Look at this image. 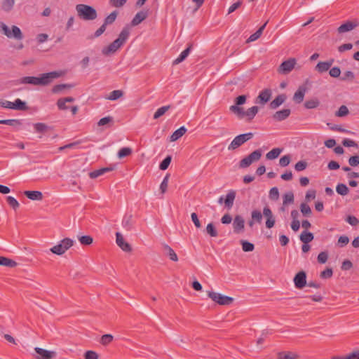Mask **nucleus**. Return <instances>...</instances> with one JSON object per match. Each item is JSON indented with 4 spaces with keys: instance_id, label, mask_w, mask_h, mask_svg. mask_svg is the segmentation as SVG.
I'll return each mask as SVG.
<instances>
[{
    "instance_id": "nucleus-46",
    "label": "nucleus",
    "mask_w": 359,
    "mask_h": 359,
    "mask_svg": "<svg viewBox=\"0 0 359 359\" xmlns=\"http://www.w3.org/2000/svg\"><path fill=\"white\" fill-rule=\"evenodd\" d=\"M78 239L83 245H90L93 242V238L90 236H79Z\"/></svg>"
},
{
    "instance_id": "nucleus-64",
    "label": "nucleus",
    "mask_w": 359,
    "mask_h": 359,
    "mask_svg": "<svg viewBox=\"0 0 359 359\" xmlns=\"http://www.w3.org/2000/svg\"><path fill=\"white\" fill-rule=\"evenodd\" d=\"M85 359H98L99 355L94 351H87L84 353Z\"/></svg>"
},
{
    "instance_id": "nucleus-61",
    "label": "nucleus",
    "mask_w": 359,
    "mask_h": 359,
    "mask_svg": "<svg viewBox=\"0 0 359 359\" xmlns=\"http://www.w3.org/2000/svg\"><path fill=\"white\" fill-rule=\"evenodd\" d=\"M333 275V271L331 268H327L325 270L323 271L320 274V277L323 279H327L330 278Z\"/></svg>"
},
{
    "instance_id": "nucleus-6",
    "label": "nucleus",
    "mask_w": 359,
    "mask_h": 359,
    "mask_svg": "<svg viewBox=\"0 0 359 359\" xmlns=\"http://www.w3.org/2000/svg\"><path fill=\"white\" fill-rule=\"evenodd\" d=\"M253 135H254L252 133H248L237 135L229 145L228 149L230 151L236 149L237 148L243 145L245 142L252 139Z\"/></svg>"
},
{
    "instance_id": "nucleus-15",
    "label": "nucleus",
    "mask_w": 359,
    "mask_h": 359,
    "mask_svg": "<svg viewBox=\"0 0 359 359\" xmlns=\"http://www.w3.org/2000/svg\"><path fill=\"white\" fill-rule=\"evenodd\" d=\"M15 4V0H1L0 10L4 13H10L14 10Z\"/></svg>"
},
{
    "instance_id": "nucleus-14",
    "label": "nucleus",
    "mask_w": 359,
    "mask_h": 359,
    "mask_svg": "<svg viewBox=\"0 0 359 359\" xmlns=\"http://www.w3.org/2000/svg\"><path fill=\"white\" fill-rule=\"evenodd\" d=\"M149 15V10H142L137 12L130 22L133 27L137 26L142 22Z\"/></svg>"
},
{
    "instance_id": "nucleus-29",
    "label": "nucleus",
    "mask_w": 359,
    "mask_h": 359,
    "mask_svg": "<svg viewBox=\"0 0 359 359\" xmlns=\"http://www.w3.org/2000/svg\"><path fill=\"white\" fill-rule=\"evenodd\" d=\"M13 106L14 110L27 111L29 109L28 106L27 105V103L19 98H17L13 102Z\"/></svg>"
},
{
    "instance_id": "nucleus-17",
    "label": "nucleus",
    "mask_w": 359,
    "mask_h": 359,
    "mask_svg": "<svg viewBox=\"0 0 359 359\" xmlns=\"http://www.w3.org/2000/svg\"><path fill=\"white\" fill-rule=\"evenodd\" d=\"M116 243L122 250H123L124 252H130L132 250L130 245L128 243L125 241V240L121 233L117 232L116 233Z\"/></svg>"
},
{
    "instance_id": "nucleus-44",
    "label": "nucleus",
    "mask_w": 359,
    "mask_h": 359,
    "mask_svg": "<svg viewBox=\"0 0 359 359\" xmlns=\"http://www.w3.org/2000/svg\"><path fill=\"white\" fill-rule=\"evenodd\" d=\"M170 108V105L163 106L158 108L154 114V119H158L162 116Z\"/></svg>"
},
{
    "instance_id": "nucleus-10",
    "label": "nucleus",
    "mask_w": 359,
    "mask_h": 359,
    "mask_svg": "<svg viewBox=\"0 0 359 359\" xmlns=\"http://www.w3.org/2000/svg\"><path fill=\"white\" fill-rule=\"evenodd\" d=\"M272 95V90L270 88H265L262 90L259 95L255 99V103L261 105H264L271 99Z\"/></svg>"
},
{
    "instance_id": "nucleus-20",
    "label": "nucleus",
    "mask_w": 359,
    "mask_h": 359,
    "mask_svg": "<svg viewBox=\"0 0 359 359\" xmlns=\"http://www.w3.org/2000/svg\"><path fill=\"white\" fill-rule=\"evenodd\" d=\"M306 91V88L304 86H299L297 90L294 94L293 100L297 104L302 102L304 98Z\"/></svg>"
},
{
    "instance_id": "nucleus-4",
    "label": "nucleus",
    "mask_w": 359,
    "mask_h": 359,
    "mask_svg": "<svg viewBox=\"0 0 359 359\" xmlns=\"http://www.w3.org/2000/svg\"><path fill=\"white\" fill-rule=\"evenodd\" d=\"M74 241L69 238H65L62 239L60 243L54 245L50 249V252L57 255H63L67 250L73 246Z\"/></svg>"
},
{
    "instance_id": "nucleus-36",
    "label": "nucleus",
    "mask_w": 359,
    "mask_h": 359,
    "mask_svg": "<svg viewBox=\"0 0 359 359\" xmlns=\"http://www.w3.org/2000/svg\"><path fill=\"white\" fill-rule=\"evenodd\" d=\"M163 248L167 252V255L169 257V258L173 261L177 262L178 260L177 255L175 252V251L167 244L163 245Z\"/></svg>"
},
{
    "instance_id": "nucleus-22",
    "label": "nucleus",
    "mask_w": 359,
    "mask_h": 359,
    "mask_svg": "<svg viewBox=\"0 0 359 359\" xmlns=\"http://www.w3.org/2000/svg\"><path fill=\"white\" fill-rule=\"evenodd\" d=\"M287 97L285 94H280L272 102H271L269 104V107L271 109H276L283 103H284Z\"/></svg>"
},
{
    "instance_id": "nucleus-35",
    "label": "nucleus",
    "mask_w": 359,
    "mask_h": 359,
    "mask_svg": "<svg viewBox=\"0 0 359 359\" xmlns=\"http://www.w3.org/2000/svg\"><path fill=\"white\" fill-rule=\"evenodd\" d=\"M267 22L264 23L255 33L252 34L246 41V43H250L256 39H259L262 34L263 30L266 25Z\"/></svg>"
},
{
    "instance_id": "nucleus-32",
    "label": "nucleus",
    "mask_w": 359,
    "mask_h": 359,
    "mask_svg": "<svg viewBox=\"0 0 359 359\" xmlns=\"http://www.w3.org/2000/svg\"><path fill=\"white\" fill-rule=\"evenodd\" d=\"M74 86L73 84L69 83H64V84H57L53 87L52 93H59L64 89H70L73 88Z\"/></svg>"
},
{
    "instance_id": "nucleus-60",
    "label": "nucleus",
    "mask_w": 359,
    "mask_h": 359,
    "mask_svg": "<svg viewBox=\"0 0 359 359\" xmlns=\"http://www.w3.org/2000/svg\"><path fill=\"white\" fill-rule=\"evenodd\" d=\"M123 226L127 230H130L132 228V216H126L123 218L122 222Z\"/></svg>"
},
{
    "instance_id": "nucleus-51",
    "label": "nucleus",
    "mask_w": 359,
    "mask_h": 359,
    "mask_svg": "<svg viewBox=\"0 0 359 359\" xmlns=\"http://www.w3.org/2000/svg\"><path fill=\"white\" fill-rule=\"evenodd\" d=\"M294 202V194L292 191H289L283 195V205Z\"/></svg>"
},
{
    "instance_id": "nucleus-43",
    "label": "nucleus",
    "mask_w": 359,
    "mask_h": 359,
    "mask_svg": "<svg viewBox=\"0 0 359 359\" xmlns=\"http://www.w3.org/2000/svg\"><path fill=\"white\" fill-rule=\"evenodd\" d=\"M113 335L110 334H105L101 337L100 343L103 346H107L113 341Z\"/></svg>"
},
{
    "instance_id": "nucleus-37",
    "label": "nucleus",
    "mask_w": 359,
    "mask_h": 359,
    "mask_svg": "<svg viewBox=\"0 0 359 359\" xmlns=\"http://www.w3.org/2000/svg\"><path fill=\"white\" fill-rule=\"evenodd\" d=\"M281 152L282 149L274 148L266 154V157L269 160L275 159L279 156Z\"/></svg>"
},
{
    "instance_id": "nucleus-26",
    "label": "nucleus",
    "mask_w": 359,
    "mask_h": 359,
    "mask_svg": "<svg viewBox=\"0 0 359 359\" xmlns=\"http://www.w3.org/2000/svg\"><path fill=\"white\" fill-rule=\"evenodd\" d=\"M33 126L35 132L38 133H45L48 130L53 129L52 127L48 126L44 123H36Z\"/></svg>"
},
{
    "instance_id": "nucleus-18",
    "label": "nucleus",
    "mask_w": 359,
    "mask_h": 359,
    "mask_svg": "<svg viewBox=\"0 0 359 359\" xmlns=\"http://www.w3.org/2000/svg\"><path fill=\"white\" fill-rule=\"evenodd\" d=\"M291 114V110L290 109H283L282 110L276 111L273 115V118L276 121H282L285 120Z\"/></svg>"
},
{
    "instance_id": "nucleus-12",
    "label": "nucleus",
    "mask_w": 359,
    "mask_h": 359,
    "mask_svg": "<svg viewBox=\"0 0 359 359\" xmlns=\"http://www.w3.org/2000/svg\"><path fill=\"white\" fill-rule=\"evenodd\" d=\"M293 281L296 288L302 289L307 284L306 272L304 271L298 272L294 276Z\"/></svg>"
},
{
    "instance_id": "nucleus-16",
    "label": "nucleus",
    "mask_w": 359,
    "mask_h": 359,
    "mask_svg": "<svg viewBox=\"0 0 359 359\" xmlns=\"http://www.w3.org/2000/svg\"><path fill=\"white\" fill-rule=\"evenodd\" d=\"M245 227V220L241 215H236L233 222V231L236 233L242 232Z\"/></svg>"
},
{
    "instance_id": "nucleus-13",
    "label": "nucleus",
    "mask_w": 359,
    "mask_h": 359,
    "mask_svg": "<svg viewBox=\"0 0 359 359\" xmlns=\"http://www.w3.org/2000/svg\"><path fill=\"white\" fill-rule=\"evenodd\" d=\"M34 351L37 353L35 357L36 359H52L56 355L55 351H48L39 347L34 348Z\"/></svg>"
},
{
    "instance_id": "nucleus-23",
    "label": "nucleus",
    "mask_w": 359,
    "mask_h": 359,
    "mask_svg": "<svg viewBox=\"0 0 359 359\" xmlns=\"http://www.w3.org/2000/svg\"><path fill=\"white\" fill-rule=\"evenodd\" d=\"M191 47L192 46H187V48L183 50L175 60L172 61V65L175 66L179 65L180 63L184 61L191 53Z\"/></svg>"
},
{
    "instance_id": "nucleus-7",
    "label": "nucleus",
    "mask_w": 359,
    "mask_h": 359,
    "mask_svg": "<svg viewBox=\"0 0 359 359\" xmlns=\"http://www.w3.org/2000/svg\"><path fill=\"white\" fill-rule=\"evenodd\" d=\"M262 156V151L259 149H257L252 151L246 157L243 158L239 162V167L241 168H245L249 167L253 162L257 161L260 159Z\"/></svg>"
},
{
    "instance_id": "nucleus-63",
    "label": "nucleus",
    "mask_w": 359,
    "mask_h": 359,
    "mask_svg": "<svg viewBox=\"0 0 359 359\" xmlns=\"http://www.w3.org/2000/svg\"><path fill=\"white\" fill-rule=\"evenodd\" d=\"M75 22V17L74 15H70L67 18L66 25H65V29L67 31H69L72 29L74 25Z\"/></svg>"
},
{
    "instance_id": "nucleus-28",
    "label": "nucleus",
    "mask_w": 359,
    "mask_h": 359,
    "mask_svg": "<svg viewBox=\"0 0 359 359\" xmlns=\"http://www.w3.org/2000/svg\"><path fill=\"white\" fill-rule=\"evenodd\" d=\"M10 39H15L17 40H21L23 38V34L20 29L16 25H13L11 27V36H9Z\"/></svg>"
},
{
    "instance_id": "nucleus-62",
    "label": "nucleus",
    "mask_w": 359,
    "mask_h": 359,
    "mask_svg": "<svg viewBox=\"0 0 359 359\" xmlns=\"http://www.w3.org/2000/svg\"><path fill=\"white\" fill-rule=\"evenodd\" d=\"M279 197V191L277 187H273L269 191V198L271 200L276 201Z\"/></svg>"
},
{
    "instance_id": "nucleus-56",
    "label": "nucleus",
    "mask_w": 359,
    "mask_h": 359,
    "mask_svg": "<svg viewBox=\"0 0 359 359\" xmlns=\"http://www.w3.org/2000/svg\"><path fill=\"white\" fill-rule=\"evenodd\" d=\"M0 29L3 34L9 38V36H11V27L10 28L7 25L1 22H0Z\"/></svg>"
},
{
    "instance_id": "nucleus-59",
    "label": "nucleus",
    "mask_w": 359,
    "mask_h": 359,
    "mask_svg": "<svg viewBox=\"0 0 359 359\" xmlns=\"http://www.w3.org/2000/svg\"><path fill=\"white\" fill-rule=\"evenodd\" d=\"M355 79V75L351 71H346L344 73L342 76H341L340 79L341 81H353Z\"/></svg>"
},
{
    "instance_id": "nucleus-1",
    "label": "nucleus",
    "mask_w": 359,
    "mask_h": 359,
    "mask_svg": "<svg viewBox=\"0 0 359 359\" xmlns=\"http://www.w3.org/2000/svg\"><path fill=\"white\" fill-rule=\"evenodd\" d=\"M62 75L61 72H50L41 74L40 76H24L18 81L20 84H32L34 86H47L50 84L53 79H57Z\"/></svg>"
},
{
    "instance_id": "nucleus-5",
    "label": "nucleus",
    "mask_w": 359,
    "mask_h": 359,
    "mask_svg": "<svg viewBox=\"0 0 359 359\" xmlns=\"http://www.w3.org/2000/svg\"><path fill=\"white\" fill-rule=\"evenodd\" d=\"M208 296L213 302L222 306L230 305L233 302V298L213 291H208Z\"/></svg>"
},
{
    "instance_id": "nucleus-39",
    "label": "nucleus",
    "mask_w": 359,
    "mask_h": 359,
    "mask_svg": "<svg viewBox=\"0 0 359 359\" xmlns=\"http://www.w3.org/2000/svg\"><path fill=\"white\" fill-rule=\"evenodd\" d=\"M320 105V101L317 98L306 100L304 107L308 109H315Z\"/></svg>"
},
{
    "instance_id": "nucleus-53",
    "label": "nucleus",
    "mask_w": 359,
    "mask_h": 359,
    "mask_svg": "<svg viewBox=\"0 0 359 359\" xmlns=\"http://www.w3.org/2000/svg\"><path fill=\"white\" fill-rule=\"evenodd\" d=\"M252 219L257 223H261L262 220V214L259 210H252L251 212Z\"/></svg>"
},
{
    "instance_id": "nucleus-54",
    "label": "nucleus",
    "mask_w": 359,
    "mask_h": 359,
    "mask_svg": "<svg viewBox=\"0 0 359 359\" xmlns=\"http://www.w3.org/2000/svg\"><path fill=\"white\" fill-rule=\"evenodd\" d=\"M128 0H109V4L113 8H121L127 2Z\"/></svg>"
},
{
    "instance_id": "nucleus-34",
    "label": "nucleus",
    "mask_w": 359,
    "mask_h": 359,
    "mask_svg": "<svg viewBox=\"0 0 359 359\" xmlns=\"http://www.w3.org/2000/svg\"><path fill=\"white\" fill-rule=\"evenodd\" d=\"M121 46H104L102 49V53L105 56L114 55Z\"/></svg>"
},
{
    "instance_id": "nucleus-41",
    "label": "nucleus",
    "mask_w": 359,
    "mask_h": 359,
    "mask_svg": "<svg viewBox=\"0 0 359 359\" xmlns=\"http://www.w3.org/2000/svg\"><path fill=\"white\" fill-rule=\"evenodd\" d=\"M241 243L242 245V249L244 252H252L255 249L254 244L248 241L242 240L241 241Z\"/></svg>"
},
{
    "instance_id": "nucleus-8",
    "label": "nucleus",
    "mask_w": 359,
    "mask_h": 359,
    "mask_svg": "<svg viewBox=\"0 0 359 359\" xmlns=\"http://www.w3.org/2000/svg\"><path fill=\"white\" fill-rule=\"evenodd\" d=\"M359 26V22L355 20L344 21L337 29V33L339 35H343L355 29Z\"/></svg>"
},
{
    "instance_id": "nucleus-57",
    "label": "nucleus",
    "mask_w": 359,
    "mask_h": 359,
    "mask_svg": "<svg viewBox=\"0 0 359 359\" xmlns=\"http://www.w3.org/2000/svg\"><path fill=\"white\" fill-rule=\"evenodd\" d=\"M205 0H191V8L193 12H196L204 4Z\"/></svg>"
},
{
    "instance_id": "nucleus-45",
    "label": "nucleus",
    "mask_w": 359,
    "mask_h": 359,
    "mask_svg": "<svg viewBox=\"0 0 359 359\" xmlns=\"http://www.w3.org/2000/svg\"><path fill=\"white\" fill-rule=\"evenodd\" d=\"M297 355L291 352H280L278 353V359H296Z\"/></svg>"
},
{
    "instance_id": "nucleus-55",
    "label": "nucleus",
    "mask_w": 359,
    "mask_h": 359,
    "mask_svg": "<svg viewBox=\"0 0 359 359\" xmlns=\"http://www.w3.org/2000/svg\"><path fill=\"white\" fill-rule=\"evenodd\" d=\"M349 111L346 106L341 105L337 111H336L335 115L338 117H343L348 114Z\"/></svg>"
},
{
    "instance_id": "nucleus-33",
    "label": "nucleus",
    "mask_w": 359,
    "mask_h": 359,
    "mask_svg": "<svg viewBox=\"0 0 359 359\" xmlns=\"http://www.w3.org/2000/svg\"><path fill=\"white\" fill-rule=\"evenodd\" d=\"M300 240L304 243H309L313 240V234L311 232L304 231L300 235Z\"/></svg>"
},
{
    "instance_id": "nucleus-31",
    "label": "nucleus",
    "mask_w": 359,
    "mask_h": 359,
    "mask_svg": "<svg viewBox=\"0 0 359 359\" xmlns=\"http://www.w3.org/2000/svg\"><path fill=\"white\" fill-rule=\"evenodd\" d=\"M118 12L117 11H114L111 13H109L104 20V24L107 26L109 25H111L114 23L118 16Z\"/></svg>"
},
{
    "instance_id": "nucleus-38",
    "label": "nucleus",
    "mask_w": 359,
    "mask_h": 359,
    "mask_svg": "<svg viewBox=\"0 0 359 359\" xmlns=\"http://www.w3.org/2000/svg\"><path fill=\"white\" fill-rule=\"evenodd\" d=\"M336 191L341 196H346L349 192L348 187L345 184H338L336 187Z\"/></svg>"
},
{
    "instance_id": "nucleus-52",
    "label": "nucleus",
    "mask_w": 359,
    "mask_h": 359,
    "mask_svg": "<svg viewBox=\"0 0 359 359\" xmlns=\"http://www.w3.org/2000/svg\"><path fill=\"white\" fill-rule=\"evenodd\" d=\"M171 156H166L159 165V169L161 170H165L171 163Z\"/></svg>"
},
{
    "instance_id": "nucleus-49",
    "label": "nucleus",
    "mask_w": 359,
    "mask_h": 359,
    "mask_svg": "<svg viewBox=\"0 0 359 359\" xmlns=\"http://www.w3.org/2000/svg\"><path fill=\"white\" fill-rule=\"evenodd\" d=\"M300 210L303 215L309 217L312 212L310 206L307 205L306 203H302L300 205Z\"/></svg>"
},
{
    "instance_id": "nucleus-58",
    "label": "nucleus",
    "mask_w": 359,
    "mask_h": 359,
    "mask_svg": "<svg viewBox=\"0 0 359 359\" xmlns=\"http://www.w3.org/2000/svg\"><path fill=\"white\" fill-rule=\"evenodd\" d=\"M169 177H170V175L167 174L165 176V177L163 178L162 182L161 183L160 190H161V194H165V191H167Z\"/></svg>"
},
{
    "instance_id": "nucleus-9",
    "label": "nucleus",
    "mask_w": 359,
    "mask_h": 359,
    "mask_svg": "<svg viewBox=\"0 0 359 359\" xmlns=\"http://www.w3.org/2000/svg\"><path fill=\"white\" fill-rule=\"evenodd\" d=\"M236 191L230 190V191H229L228 194H226L225 198H224L223 196H222L219 198L218 203L219 204L224 203L225 208H226L228 210H230L233 205L234 200L236 198Z\"/></svg>"
},
{
    "instance_id": "nucleus-30",
    "label": "nucleus",
    "mask_w": 359,
    "mask_h": 359,
    "mask_svg": "<svg viewBox=\"0 0 359 359\" xmlns=\"http://www.w3.org/2000/svg\"><path fill=\"white\" fill-rule=\"evenodd\" d=\"M0 265L8 266L10 268L15 267L18 265V263L8 257L0 256Z\"/></svg>"
},
{
    "instance_id": "nucleus-11",
    "label": "nucleus",
    "mask_w": 359,
    "mask_h": 359,
    "mask_svg": "<svg viewBox=\"0 0 359 359\" xmlns=\"http://www.w3.org/2000/svg\"><path fill=\"white\" fill-rule=\"evenodd\" d=\"M296 60L290 58L281 63L278 68V72L284 74L290 73L294 67Z\"/></svg>"
},
{
    "instance_id": "nucleus-47",
    "label": "nucleus",
    "mask_w": 359,
    "mask_h": 359,
    "mask_svg": "<svg viewBox=\"0 0 359 359\" xmlns=\"http://www.w3.org/2000/svg\"><path fill=\"white\" fill-rule=\"evenodd\" d=\"M6 201L8 204L14 210H16L20 207L18 201L13 196H7Z\"/></svg>"
},
{
    "instance_id": "nucleus-24",
    "label": "nucleus",
    "mask_w": 359,
    "mask_h": 359,
    "mask_svg": "<svg viewBox=\"0 0 359 359\" xmlns=\"http://www.w3.org/2000/svg\"><path fill=\"white\" fill-rule=\"evenodd\" d=\"M24 194L32 201H41L43 199V194L39 191H25Z\"/></svg>"
},
{
    "instance_id": "nucleus-27",
    "label": "nucleus",
    "mask_w": 359,
    "mask_h": 359,
    "mask_svg": "<svg viewBox=\"0 0 359 359\" xmlns=\"http://www.w3.org/2000/svg\"><path fill=\"white\" fill-rule=\"evenodd\" d=\"M187 128L184 126H181L180 128L176 130L170 136V141L175 142L183 136L186 132Z\"/></svg>"
},
{
    "instance_id": "nucleus-48",
    "label": "nucleus",
    "mask_w": 359,
    "mask_h": 359,
    "mask_svg": "<svg viewBox=\"0 0 359 359\" xmlns=\"http://www.w3.org/2000/svg\"><path fill=\"white\" fill-rule=\"evenodd\" d=\"M133 151L129 147H123L118 151V157L119 158H123L126 157L132 154Z\"/></svg>"
},
{
    "instance_id": "nucleus-40",
    "label": "nucleus",
    "mask_w": 359,
    "mask_h": 359,
    "mask_svg": "<svg viewBox=\"0 0 359 359\" xmlns=\"http://www.w3.org/2000/svg\"><path fill=\"white\" fill-rule=\"evenodd\" d=\"M123 95V92L121 90H114L111 91L107 99L109 100H116Z\"/></svg>"
},
{
    "instance_id": "nucleus-50",
    "label": "nucleus",
    "mask_w": 359,
    "mask_h": 359,
    "mask_svg": "<svg viewBox=\"0 0 359 359\" xmlns=\"http://www.w3.org/2000/svg\"><path fill=\"white\" fill-rule=\"evenodd\" d=\"M206 231L211 237H217L218 236L217 231L212 223H209L207 225Z\"/></svg>"
},
{
    "instance_id": "nucleus-42",
    "label": "nucleus",
    "mask_w": 359,
    "mask_h": 359,
    "mask_svg": "<svg viewBox=\"0 0 359 359\" xmlns=\"http://www.w3.org/2000/svg\"><path fill=\"white\" fill-rule=\"evenodd\" d=\"M0 124L8 125L11 126H18L22 124V121L20 119H4L1 120Z\"/></svg>"
},
{
    "instance_id": "nucleus-3",
    "label": "nucleus",
    "mask_w": 359,
    "mask_h": 359,
    "mask_svg": "<svg viewBox=\"0 0 359 359\" xmlns=\"http://www.w3.org/2000/svg\"><path fill=\"white\" fill-rule=\"evenodd\" d=\"M229 110L234 113L237 117L240 119L246 118L247 121H251L259 111V107L257 106H253L247 111H244L243 108L238 106H231Z\"/></svg>"
},
{
    "instance_id": "nucleus-25",
    "label": "nucleus",
    "mask_w": 359,
    "mask_h": 359,
    "mask_svg": "<svg viewBox=\"0 0 359 359\" xmlns=\"http://www.w3.org/2000/svg\"><path fill=\"white\" fill-rule=\"evenodd\" d=\"M111 170H113V168H109V167L102 168H100L98 170H95L93 172H90L89 173V177L91 179H95V178H97L99 176H101V175H104V173L111 171Z\"/></svg>"
},
{
    "instance_id": "nucleus-2",
    "label": "nucleus",
    "mask_w": 359,
    "mask_h": 359,
    "mask_svg": "<svg viewBox=\"0 0 359 359\" xmlns=\"http://www.w3.org/2000/svg\"><path fill=\"white\" fill-rule=\"evenodd\" d=\"M75 10L79 18L83 20L91 21L97 18V11L91 6L84 4H79L76 5Z\"/></svg>"
},
{
    "instance_id": "nucleus-21",
    "label": "nucleus",
    "mask_w": 359,
    "mask_h": 359,
    "mask_svg": "<svg viewBox=\"0 0 359 359\" xmlns=\"http://www.w3.org/2000/svg\"><path fill=\"white\" fill-rule=\"evenodd\" d=\"M334 61V59H330L326 62H319L316 66V69L320 73L327 72L332 65Z\"/></svg>"
},
{
    "instance_id": "nucleus-19",
    "label": "nucleus",
    "mask_w": 359,
    "mask_h": 359,
    "mask_svg": "<svg viewBox=\"0 0 359 359\" xmlns=\"http://www.w3.org/2000/svg\"><path fill=\"white\" fill-rule=\"evenodd\" d=\"M130 35V29L125 27L122 29L118 37L114 41V45H121L124 43Z\"/></svg>"
}]
</instances>
